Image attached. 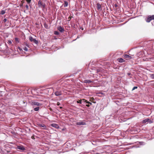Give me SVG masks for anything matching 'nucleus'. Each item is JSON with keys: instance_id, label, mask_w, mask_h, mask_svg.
<instances>
[{"instance_id": "f03ea898", "label": "nucleus", "mask_w": 154, "mask_h": 154, "mask_svg": "<svg viewBox=\"0 0 154 154\" xmlns=\"http://www.w3.org/2000/svg\"><path fill=\"white\" fill-rule=\"evenodd\" d=\"M31 105L33 106V108H34L36 106H41L42 104L37 102L33 101L31 103Z\"/></svg>"}, {"instance_id": "9d476101", "label": "nucleus", "mask_w": 154, "mask_h": 154, "mask_svg": "<svg viewBox=\"0 0 154 154\" xmlns=\"http://www.w3.org/2000/svg\"><path fill=\"white\" fill-rule=\"evenodd\" d=\"M85 123L83 122H77L76 123V125H85Z\"/></svg>"}, {"instance_id": "f704fd0d", "label": "nucleus", "mask_w": 154, "mask_h": 154, "mask_svg": "<svg viewBox=\"0 0 154 154\" xmlns=\"http://www.w3.org/2000/svg\"><path fill=\"white\" fill-rule=\"evenodd\" d=\"M90 105H91L92 104V103L91 102H89V103H88Z\"/></svg>"}, {"instance_id": "e433bc0d", "label": "nucleus", "mask_w": 154, "mask_h": 154, "mask_svg": "<svg viewBox=\"0 0 154 154\" xmlns=\"http://www.w3.org/2000/svg\"><path fill=\"white\" fill-rule=\"evenodd\" d=\"M115 7H117V5L116 4H115Z\"/></svg>"}, {"instance_id": "ddd939ff", "label": "nucleus", "mask_w": 154, "mask_h": 154, "mask_svg": "<svg viewBox=\"0 0 154 154\" xmlns=\"http://www.w3.org/2000/svg\"><path fill=\"white\" fill-rule=\"evenodd\" d=\"M97 8L98 10L101 9V5L99 3H98L97 4Z\"/></svg>"}, {"instance_id": "a211bd4d", "label": "nucleus", "mask_w": 154, "mask_h": 154, "mask_svg": "<svg viewBox=\"0 0 154 154\" xmlns=\"http://www.w3.org/2000/svg\"><path fill=\"white\" fill-rule=\"evenodd\" d=\"M149 120V119H146L144 120H143V123H146L148 122V121Z\"/></svg>"}, {"instance_id": "473e14b6", "label": "nucleus", "mask_w": 154, "mask_h": 154, "mask_svg": "<svg viewBox=\"0 0 154 154\" xmlns=\"http://www.w3.org/2000/svg\"><path fill=\"white\" fill-rule=\"evenodd\" d=\"M15 39V41L16 42H18V39Z\"/></svg>"}, {"instance_id": "f8f14e48", "label": "nucleus", "mask_w": 154, "mask_h": 154, "mask_svg": "<svg viewBox=\"0 0 154 154\" xmlns=\"http://www.w3.org/2000/svg\"><path fill=\"white\" fill-rule=\"evenodd\" d=\"M51 125L52 126L54 127H55L56 128H59V126H58V125L56 124H55V123L52 124H51Z\"/></svg>"}, {"instance_id": "39448f33", "label": "nucleus", "mask_w": 154, "mask_h": 154, "mask_svg": "<svg viewBox=\"0 0 154 154\" xmlns=\"http://www.w3.org/2000/svg\"><path fill=\"white\" fill-rule=\"evenodd\" d=\"M29 40L31 42L34 43L36 45H37L38 43V41L36 39H29Z\"/></svg>"}, {"instance_id": "393cba45", "label": "nucleus", "mask_w": 154, "mask_h": 154, "mask_svg": "<svg viewBox=\"0 0 154 154\" xmlns=\"http://www.w3.org/2000/svg\"><path fill=\"white\" fill-rule=\"evenodd\" d=\"M72 16H70L68 18V21H69L70 20H71L72 18Z\"/></svg>"}, {"instance_id": "c756f323", "label": "nucleus", "mask_w": 154, "mask_h": 154, "mask_svg": "<svg viewBox=\"0 0 154 154\" xmlns=\"http://www.w3.org/2000/svg\"><path fill=\"white\" fill-rule=\"evenodd\" d=\"M60 103L59 102H57V106H59V105H60Z\"/></svg>"}, {"instance_id": "7ed1b4c3", "label": "nucleus", "mask_w": 154, "mask_h": 154, "mask_svg": "<svg viewBox=\"0 0 154 154\" xmlns=\"http://www.w3.org/2000/svg\"><path fill=\"white\" fill-rule=\"evenodd\" d=\"M38 5L39 7L44 8L45 7V3H43L41 0H39L38 2Z\"/></svg>"}, {"instance_id": "2eb2a0df", "label": "nucleus", "mask_w": 154, "mask_h": 154, "mask_svg": "<svg viewBox=\"0 0 154 154\" xmlns=\"http://www.w3.org/2000/svg\"><path fill=\"white\" fill-rule=\"evenodd\" d=\"M44 27L47 29H48L49 28V27L48 26L47 24L46 23H45L44 24Z\"/></svg>"}, {"instance_id": "b1692460", "label": "nucleus", "mask_w": 154, "mask_h": 154, "mask_svg": "<svg viewBox=\"0 0 154 154\" xmlns=\"http://www.w3.org/2000/svg\"><path fill=\"white\" fill-rule=\"evenodd\" d=\"M23 50L26 51H28V50L27 48L26 47H25L23 48Z\"/></svg>"}, {"instance_id": "2f4dec72", "label": "nucleus", "mask_w": 154, "mask_h": 154, "mask_svg": "<svg viewBox=\"0 0 154 154\" xmlns=\"http://www.w3.org/2000/svg\"><path fill=\"white\" fill-rule=\"evenodd\" d=\"M86 153V152H82L79 154H85Z\"/></svg>"}, {"instance_id": "7c9ffc66", "label": "nucleus", "mask_w": 154, "mask_h": 154, "mask_svg": "<svg viewBox=\"0 0 154 154\" xmlns=\"http://www.w3.org/2000/svg\"><path fill=\"white\" fill-rule=\"evenodd\" d=\"M127 74L128 75H131V73H127Z\"/></svg>"}, {"instance_id": "5701e85b", "label": "nucleus", "mask_w": 154, "mask_h": 154, "mask_svg": "<svg viewBox=\"0 0 154 154\" xmlns=\"http://www.w3.org/2000/svg\"><path fill=\"white\" fill-rule=\"evenodd\" d=\"M82 100L83 101H85V102L87 103H89V102L87 100H85V99H82Z\"/></svg>"}, {"instance_id": "c85d7f7f", "label": "nucleus", "mask_w": 154, "mask_h": 154, "mask_svg": "<svg viewBox=\"0 0 154 154\" xmlns=\"http://www.w3.org/2000/svg\"><path fill=\"white\" fill-rule=\"evenodd\" d=\"M8 43L9 44H11L12 43L11 41V40H8Z\"/></svg>"}, {"instance_id": "bb28decb", "label": "nucleus", "mask_w": 154, "mask_h": 154, "mask_svg": "<svg viewBox=\"0 0 154 154\" xmlns=\"http://www.w3.org/2000/svg\"><path fill=\"white\" fill-rule=\"evenodd\" d=\"M26 9H28L29 8V6L28 5H26Z\"/></svg>"}, {"instance_id": "f257e3e1", "label": "nucleus", "mask_w": 154, "mask_h": 154, "mask_svg": "<svg viewBox=\"0 0 154 154\" xmlns=\"http://www.w3.org/2000/svg\"><path fill=\"white\" fill-rule=\"evenodd\" d=\"M154 20V15L148 16L146 19V21L147 23L150 22L151 20Z\"/></svg>"}, {"instance_id": "4be33fe9", "label": "nucleus", "mask_w": 154, "mask_h": 154, "mask_svg": "<svg viewBox=\"0 0 154 154\" xmlns=\"http://www.w3.org/2000/svg\"><path fill=\"white\" fill-rule=\"evenodd\" d=\"M59 33L58 31H55L54 32V34L55 35H58L59 34Z\"/></svg>"}, {"instance_id": "cd10ccee", "label": "nucleus", "mask_w": 154, "mask_h": 154, "mask_svg": "<svg viewBox=\"0 0 154 154\" xmlns=\"http://www.w3.org/2000/svg\"><path fill=\"white\" fill-rule=\"evenodd\" d=\"M7 21V19L6 18H5L3 20V21L4 22H6Z\"/></svg>"}, {"instance_id": "412c9836", "label": "nucleus", "mask_w": 154, "mask_h": 154, "mask_svg": "<svg viewBox=\"0 0 154 154\" xmlns=\"http://www.w3.org/2000/svg\"><path fill=\"white\" fill-rule=\"evenodd\" d=\"M5 10H2L1 11V14L3 15L5 13Z\"/></svg>"}, {"instance_id": "9b49d317", "label": "nucleus", "mask_w": 154, "mask_h": 154, "mask_svg": "<svg viewBox=\"0 0 154 154\" xmlns=\"http://www.w3.org/2000/svg\"><path fill=\"white\" fill-rule=\"evenodd\" d=\"M93 82V81H92L91 80H85L84 81V83H90Z\"/></svg>"}, {"instance_id": "6ab92c4d", "label": "nucleus", "mask_w": 154, "mask_h": 154, "mask_svg": "<svg viewBox=\"0 0 154 154\" xmlns=\"http://www.w3.org/2000/svg\"><path fill=\"white\" fill-rule=\"evenodd\" d=\"M82 101H83L82 100H78L77 101V103H79L81 104V103H82Z\"/></svg>"}, {"instance_id": "a878e982", "label": "nucleus", "mask_w": 154, "mask_h": 154, "mask_svg": "<svg viewBox=\"0 0 154 154\" xmlns=\"http://www.w3.org/2000/svg\"><path fill=\"white\" fill-rule=\"evenodd\" d=\"M137 86H134L132 90L133 91V90H135V89H137Z\"/></svg>"}, {"instance_id": "ea45409f", "label": "nucleus", "mask_w": 154, "mask_h": 154, "mask_svg": "<svg viewBox=\"0 0 154 154\" xmlns=\"http://www.w3.org/2000/svg\"><path fill=\"white\" fill-rule=\"evenodd\" d=\"M60 109H62V107H60Z\"/></svg>"}, {"instance_id": "0eeeda50", "label": "nucleus", "mask_w": 154, "mask_h": 154, "mask_svg": "<svg viewBox=\"0 0 154 154\" xmlns=\"http://www.w3.org/2000/svg\"><path fill=\"white\" fill-rule=\"evenodd\" d=\"M17 149L23 151L25 150V148L22 146H17Z\"/></svg>"}, {"instance_id": "c9c22d12", "label": "nucleus", "mask_w": 154, "mask_h": 154, "mask_svg": "<svg viewBox=\"0 0 154 154\" xmlns=\"http://www.w3.org/2000/svg\"><path fill=\"white\" fill-rule=\"evenodd\" d=\"M26 46H27L28 47H29V45L28 44H26Z\"/></svg>"}, {"instance_id": "20e7f679", "label": "nucleus", "mask_w": 154, "mask_h": 154, "mask_svg": "<svg viewBox=\"0 0 154 154\" xmlns=\"http://www.w3.org/2000/svg\"><path fill=\"white\" fill-rule=\"evenodd\" d=\"M57 29L60 32H63L64 31V29L60 26H57Z\"/></svg>"}, {"instance_id": "dca6fc26", "label": "nucleus", "mask_w": 154, "mask_h": 154, "mask_svg": "<svg viewBox=\"0 0 154 154\" xmlns=\"http://www.w3.org/2000/svg\"><path fill=\"white\" fill-rule=\"evenodd\" d=\"M33 108H34V110L35 111H38L39 109V107L38 106H37L36 107H35Z\"/></svg>"}, {"instance_id": "1a4fd4ad", "label": "nucleus", "mask_w": 154, "mask_h": 154, "mask_svg": "<svg viewBox=\"0 0 154 154\" xmlns=\"http://www.w3.org/2000/svg\"><path fill=\"white\" fill-rule=\"evenodd\" d=\"M124 57L126 59H131L132 58V57L127 54H125Z\"/></svg>"}, {"instance_id": "6e6552de", "label": "nucleus", "mask_w": 154, "mask_h": 154, "mask_svg": "<svg viewBox=\"0 0 154 154\" xmlns=\"http://www.w3.org/2000/svg\"><path fill=\"white\" fill-rule=\"evenodd\" d=\"M39 126L43 128V129H46V128H47L46 126L44 124H39Z\"/></svg>"}, {"instance_id": "4468645a", "label": "nucleus", "mask_w": 154, "mask_h": 154, "mask_svg": "<svg viewBox=\"0 0 154 154\" xmlns=\"http://www.w3.org/2000/svg\"><path fill=\"white\" fill-rule=\"evenodd\" d=\"M118 60L119 62H121V63L125 61L122 58H120L118 59Z\"/></svg>"}, {"instance_id": "f3484780", "label": "nucleus", "mask_w": 154, "mask_h": 154, "mask_svg": "<svg viewBox=\"0 0 154 154\" xmlns=\"http://www.w3.org/2000/svg\"><path fill=\"white\" fill-rule=\"evenodd\" d=\"M64 6V7H66L68 5V2L67 1H64V4L63 5Z\"/></svg>"}, {"instance_id": "58836bf2", "label": "nucleus", "mask_w": 154, "mask_h": 154, "mask_svg": "<svg viewBox=\"0 0 154 154\" xmlns=\"http://www.w3.org/2000/svg\"><path fill=\"white\" fill-rule=\"evenodd\" d=\"M29 38H31V39H32V37H29Z\"/></svg>"}, {"instance_id": "aec40b11", "label": "nucleus", "mask_w": 154, "mask_h": 154, "mask_svg": "<svg viewBox=\"0 0 154 154\" xmlns=\"http://www.w3.org/2000/svg\"><path fill=\"white\" fill-rule=\"evenodd\" d=\"M150 77L153 79H154V74H150Z\"/></svg>"}, {"instance_id": "4c0bfd02", "label": "nucleus", "mask_w": 154, "mask_h": 154, "mask_svg": "<svg viewBox=\"0 0 154 154\" xmlns=\"http://www.w3.org/2000/svg\"><path fill=\"white\" fill-rule=\"evenodd\" d=\"M94 154H101L99 153H95Z\"/></svg>"}, {"instance_id": "423d86ee", "label": "nucleus", "mask_w": 154, "mask_h": 154, "mask_svg": "<svg viewBox=\"0 0 154 154\" xmlns=\"http://www.w3.org/2000/svg\"><path fill=\"white\" fill-rule=\"evenodd\" d=\"M54 94L56 96H58L62 94V92L61 91H57L54 92Z\"/></svg>"}, {"instance_id": "72a5a7b5", "label": "nucleus", "mask_w": 154, "mask_h": 154, "mask_svg": "<svg viewBox=\"0 0 154 154\" xmlns=\"http://www.w3.org/2000/svg\"><path fill=\"white\" fill-rule=\"evenodd\" d=\"M86 106L88 107H89L90 106V105L89 104H87L86 105Z\"/></svg>"}, {"instance_id": "a19ab883", "label": "nucleus", "mask_w": 154, "mask_h": 154, "mask_svg": "<svg viewBox=\"0 0 154 154\" xmlns=\"http://www.w3.org/2000/svg\"><path fill=\"white\" fill-rule=\"evenodd\" d=\"M85 102V101H82V102Z\"/></svg>"}]
</instances>
